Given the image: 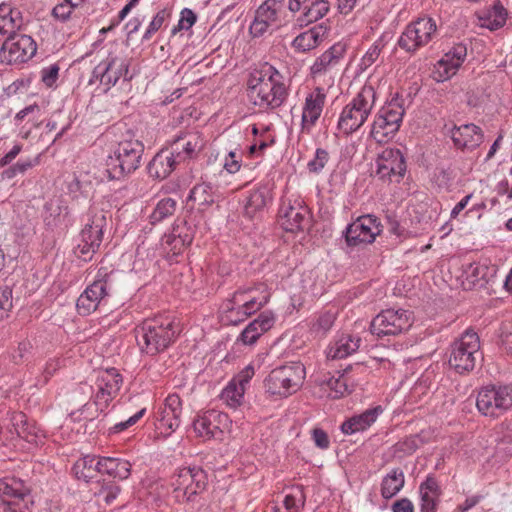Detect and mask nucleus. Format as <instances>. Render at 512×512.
<instances>
[{
	"instance_id": "f257e3e1",
	"label": "nucleus",
	"mask_w": 512,
	"mask_h": 512,
	"mask_svg": "<svg viewBox=\"0 0 512 512\" xmlns=\"http://www.w3.org/2000/svg\"><path fill=\"white\" fill-rule=\"evenodd\" d=\"M247 86L250 101L262 110L279 108L288 96L283 76L269 63L250 74Z\"/></svg>"
},
{
	"instance_id": "f03ea898",
	"label": "nucleus",
	"mask_w": 512,
	"mask_h": 512,
	"mask_svg": "<svg viewBox=\"0 0 512 512\" xmlns=\"http://www.w3.org/2000/svg\"><path fill=\"white\" fill-rule=\"evenodd\" d=\"M134 333L140 352L155 356L175 342L180 326L174 318L159 315L143 320L135 327Z\"/></svg>"
},
{
	"instance_id": "7ed1b4c3",
	"label": "nucleus",
	"mask_w": 512,
	"mask_h": 512,
	"mask_svg": "<svg viewBox=\"0 0 512 512\" xmlns=\"http://www.w3.org/2000/svg\"><path fill=\"white\" fill-rule=\"evenodd\" d=\"M376 100L377 93L374 87L365 84L343 108L338 119L337 128L345 135L356 132L367 121Z\"/></svg>"
},
{
	"instance_id": "20e7f679",
	"label": "nucleus",
	"mask_w": 512,
	"mask_h": 512,
	"mask_svg": "<svg viewBox=\"0 0 512 512\" xmlns=\"http://www.w3.org/2000/svg\"><path fill=\"white\" fill-rule=\"evenodd\" d=\"M143 153L144 145L140 140L130 137L119 141L106 162L109 179H120L136 171Z\"/></svg>"
},
{
	"instance_id": "39448f33",
	"label": "nucleus",
	"mask_w": 512,
	"mask_h": 512,
	"mask_svg": "<svg viewBox=\"0 0 512 512\" xmlns=\"http://www.w3.org/2000/svg\"><path fill=\"white\" fill-rule=\"evenodd\" d=\"M404 114V99L396 93L376 114L370 136L377 143H387L399 131Z\"/></svg>"
},
{
	"instance_id": "423d86ee",
	"label": "nucleus",
	"mask_w": 512,
	"mask_h": 512,
	"mask_svg": "<svg viewBox=\"0 0 512 512\" xmlns=\"http://www.w3.org/2000/svg\"><path fill=\"white\" fill-rule=\"evenodd\" d=\"M305 374V366L300 362L276 367L264 380L265 391L273 396L288 397L300 389Z\"/></svg>"
},
{
	"instance_id": "0eeeda50",
	"label": "nucleus",
	"mask_w": 512,
	"mask_h": 512,
	"mask_svg": "<svg viewBox=\"0 0 512 512\" xmlns=\"http://www.w3.org/2000/svg\"><path fill=\"white\" fill-rule=\"evenodd\" d=\"M481 359L480 339L473 330H466L450 346L449 365L459 374L471 372Z\"/></svg>"
},
{
	"instance_id": "6e6552de",
	"label": "nucleus",
	"mask_w": 512,
	"mask_h": 512,
	"mask_svg": "<svg viewBox=\"0 0 512 512\" xmlns=\"http://www.w3.org/2000/svg\"><path fill=\"white\" fill-rule=\"evenodd\" d=\"M106 226L107 219L104 211L91 212L88 222L79 234L77 246L73 250L78 259L85 262L93 259L103 241Z\"/></svg>"
},
{
	"instance_id": "1a4fd4ad",
	"label": "nucleus",
	"mask_w": 512,
	"mask_h": 512,
	"mask_svg": "<svg viewBox=\"0 0 512 512\" xmlns=\"http://www.w3.org/2000/svg\"><path fill=\"white\" fill-rule=\"evenodd\" d=\"M437 25L431 17H420L409 23L401 33L397 45L407 53L415 54L436 36Z\"/></svg>"
},
{
	"instance_id": "9d476101",
	"label": "nucleus",
	"mask_w": 512,
	"mask_h": 512,
	"mask_svg": "<svg viewBox=\"0 0 512 512\" xmlns=\"http://www.w3.org/2000/svg\"><path fill=\"white\" fill-rule=\"evenodd\" d=\"M412 313L404 309H386L373 318L370 331L378 338L397 336L412 326Z\"/></svg>"
},
{
	"instance_id": "9b49d317",
	"label": "nucleus",
	"mask_w": 512,
	"mask_h": 512,
	"mask_svg": "<svg viewBox=\"0 0 512 512\" xmlns=\"http://www.w3.org/2000/svg\"><path fill=\"white\" fill-rule=\"evenodd\" d=\"M476 406L484 416L498 417L512 407V387L489 385L480 389Z\"/></svg>"
},
{
	"instance_id": "f8f14e48",
	"label": "nucleus",
	"mask_w": 512,
	"mask_h": 512,
	"mask_svg": "<svg viewBox=\"0 0 512 512\" xmlns=\"http://www.w3.org/2000/svg\"><path fill=\"white\" fill-rule=\"evenodd\" d=\"M207 475L200 467H183L178 470L172 482L177 501H192L193 497L206 488Z\"/></svg>"
},
{
	"instance_id": "ddd939ff",
	"label": "nucleus",
	"mask_w": 512,
	"mask_h": 512,
	"mask_svg": "<svg viewBox=\"0 0 512 512\" xmlns=\"http://www.w3.org/2000/svg\"><path fill=\"white\" fill-rule=\"evenodd\" d=\"M382 231L379 219L374 215H363L350 223L343 231V237L348 247H357L374 242Z\"/></svg>"
},
{
	"instance_id": "4468645a",
	"label": "nucleus",
	"mask_w": 512,
	"mask_h": 512,
	"mask_svg": "<svg viewBox=\"0 0 512 512\" xmlns=\"http://www.w3.org/2000/svg\"><path fill=\"white\" fill-rule=\"evenodd\" d=\"M132 75H129V61L125 58L110 53L106 59L102 60L93 70L92 79L99 80L105 86V91L114 86L120 78L124 81H130Z\"/></svg>"
},
{
	"instance_id": "2eb2a0df",
	"label": "nucleus",
	"mask_w": 512,
	"mask_h": 512,
	"mask_svg": "<svg viewBox=\"0 0 512 512\" xmlns=\"http://www.w3.org/2000/svg\"><path fill=\"white\" fill-rule=\"evenodd\" d=\"M376 176L383 181L400 182L406 172V161L397 148H386L376 159Z\"/></svg>"
},
{
	"instance_id": "dca6fc26",
	"label": "nucleus",
	"mask_w": 512,
	"mask_h": 512,
	"mask_svg": "<svg viewBox=\"0 0 512 512\" xmlns=\"http://www.w3.org/2000/svg\"><path fill=\"white\" fill-rule=\"evenodd\" d=\"M229 417L217 410H208L193 421V427L199 437L206 440L220 439L227 428Z\"/></svg>"
},
{
	"instance_id": "f3484780",
	"label": "nucleus",
	"mask_w": 512,
	"mask_h": 512,
	"mask_svg": "<svg viewBox=\"0 0 512 512\" xmlns=\"http://www.w3.org/2000/svg\"><path fill=\"white\" fill-rule=\"evenodd\" d=\"M181 414V398L177 394L168 395L156 417V428L165 437L169 436L180 426Z\"/></svg>"
},
{
	"instance_id": "a211bd4d",
	"label": "nucleus",
	"mask_w": 512,
	"mask_h": 512,
	"mask_svg": "<svg viewBox=\"0 0 512 512\" xmlns=\"http://www.w3.org/2000/svg\"><path fill=\"white\" fill-rule=\"evenodd\" d=\"M108 295L109 285L107 278L96 279L78 297L76 303L78 314L82 316L90 315Z\"/></svg>"
},
{
	"instance_id": "6ab92c4d",
	"label": "nucleus",
	"mask_w": 512,
	"mask_h": 512,
	"mask_svg": "<svg viewBox=\"0 0 512 512\" xmlns=\"http://www.w3.org/2000/svg\"><path fill=\"white\" fill-rule=\"evenodd\" d=\"M326 94L323 88L316 87L305 99L301 117V131L310 134L323 111Z\"/></svg>"
},
{
	"instance_id": "aec40b11",
	"label": "nucleus",
	"mask_w": 512,
	"mask_h": 512,
	"mask_svg": "<svg viewBox=\"0 0 512 512\" xmlns=\"http://www.w3.org/2000/svg\"><path fill=\"white\" fill-rule=\"evenodd\" d=\"M203 147L204 140L199 132H185L174 138L169 150L180 164L195 158Z\"/></svg>"
},
{
	"instance_id": "412c9836",
	"label": "nucleus",
	"mask_w": 512,
	"mask_h": 512,
	"mask_svg": "<svg viewBox=\"0 0 512 512\" xmlns=\"http://www.w3.org/2000/svg\"><path fill=\"white\" fill-rule=\"evenodd\" d=\"M278 222L287 232L302 231L309 223L308 210L300 202L284 203L279 209Z\"/></svg>"
},
{
	"instance_id": "4be33fe9",
	"label": "nucleus",
	"mask_w": 512,
	"mask_h": 512,
	"mask_svg": "<svg viewBox=\"0 0 512 512\" xmlns=\"http://www.w3.org/2000/svg\"><path fill=\"white\" fill-rule=\"evenodd\" d=\"M467 56V48L463 43L454 44L437 62V81H445L456 74Z\"/></svg>"
},
{
	"instance_id": "5701e85b",
	"label": "nucleus",
	"mask_w": 512,
	"mask_h": 512,
	"mask_svg": "<svg viewBox=\"0 0 512 512\" xmlns=\"http://www.w3.org/2000/svg\"><path fill=\"white\" fill-rule=\"evenodd\" d=\"M281 2L278 0H266L256 10L255 18L250 25V33L254 37L262 36L268 28L278 19V11Z\"/></svg>"
},
{
	"instance_id": "b1692460",
	"label": "nucleus",
	"mask_w": 512,
	"mask_h": 512,
	"mask_svg": "<svg viewBox=\"0 0 512 512\" xmlns=\"http://www.w3.org/2000/svg\"><path fill=\"white\" fill-rule=\"evenodd\" d=\"M450 136L454 146L460 150L472 151L484 140L481 128L473 123L453 126Z\"/></svg>"
},
{
	"instance_id": "393cba45",
	"label": "nucleus",
	"mask_w": 512,
	"mask_h": 512,
	"mask_svg": "<svg viewBox=\"0 0 512 512\" xmlns=\"http://www.w3.org/2000/svg\"><path fill=\"white\" fill-rule=\"evenodd\" d=\"M275 321L276 318L272 311H263L256 319L246 326V328L240 333L237 340L245 345H252L256 343L261 335L269 331L274 326Z\"/></svg>"
},
{
	"instance_id": "a878e982",
	"label": "nucleus",
	"mask_w": 512,
	"mask_h": 512,
	"mask_svg": "<svg viewBox=\"0 0 512 512\" xmlns=\"http://www.w3.org/2000/svg\"><path fill=\"white\" fill-rule=\"evenodd\" d=\"M382 412L383 408L380 405L369 408L364 412L345 420L341 424L340 429L345 435L363 432L376 422L378 416L382 414Z\"/></svg>"
},
{
	"instance_id": "bb28decb",
	"label": "nucleus",
	"mask_w": 512,
	"mask_h": 512,
	"mask_svg": "<svg viewBox=\"0 0 512 512\" xmlns=\"http://www.w3.org/2000/svg\"><path fill=\"white\" fill-rule=\"evenodd\" d=\"M178 164L179 162L168 148L161 149L148 163V174L155 179L163 180L175 170Z\"/></svg>"
},
{
	"instance_id": "cd10ccee",
	"label": "nucleus",
	"mask_w": 512,
	"mask_h": 512,
	"mask_svg": "<svg viewBox=\"0 0 512 512\" xmlns=\"http://www.w3.org/2000/svg\"><path fill=\"white\" fill-rule=\"evenodd\" d=\"M29 488L24 481L15 477L0 479V497L7 506L18 507V501L24 500L29 495Z\"/></svg>"
},
{
	"instance_id": "c85d7f7f",
	"label": "nucleus",
	"mask_w": 512,
	"mask_h": 512,
	"mask_svg": "<svg viewBox=\"0 0 512 512\" xmlns=\"http://www.w3.org/2000/svg\"><path fill=\"white\" fill-rule=\"evenodd\" d=\"M421 512H436L442 494L438 481L433 475H428L419 486Z\"/></svg>"
},
{
	"instance_id": "c756f323",
	"label": "nucleus",
	"mask_w": 512,
	"mask_h": 512,
	"mask_svg": "<svg viewBox=\"0 0 512 512\" xmlns=\"http://www.w3.org/2000/svg\"><path fill=\"white\" fill-rule=\"evenodd\" d=\"M220 198L218 187L210 182L196 184L188 195V200L197 203L200 210H205L219 202Z\"/></svg>"
},
{
	"instance_id": "7c9ffc66",
	"label": "nucleus",
	"mask_w": 512,
	"mask_h": 512,
	"mask_svg": "<svg viewBox=\"0 0 512 512\" xmlns=\"http://www.w3.org/2000/svg\"><path fill=\"white\" fill-rule=\"evenodd\" d=\"M346 53V45L338 42L318 57L311 66L313 76L321 75L336 66Z\"/></svg>"
},
{
	"instance_id": "2f4dec72",
	"label": "nucleus",
	"mask_w": 512,
	"mask_h": 512,
	"mask_svg": "<svg viewBox=\"0 0 512 512\" xmlns=\"http://www.w3.org/2000/svg\"><path fill=\"white\" fill-rule=\"evenodd\" d=\"M328 26L320 23L309 30L300 33L292 42V46L300 51L306 52L316 48L326 37Z\"/></svg>"
},
{
	"instance_id": "473e14b6",
	"label": "nucleus",
	"mask_w": 512,
	"mask_h": 512,
	"mask_svg": "<svg viewBox=\"0 0 512 512\" xmlns=\"http://www.w3.org/2000/svg\"><path fill=\"white\" fill-rule=\"evenodd\" d=\"M97 467L99 473L109 475L119 480H125L131 474V463L121 458L98 457Z\"/></svg>"
},
{
	"instance_id": "72a5a7b5",
	"label": "nucleus",
	"mask_w": 512,
	"mask_h": 512,
	"mask_svg": "<svg viewBox=\"0 0 512 512\" xmlns=\"http://www.w3.org/2000/svg\"><path fill=\"white\" fill-rule=\"evenodd\" d=\"M271 200V189L268 185H259L251 190L246 198L244 205V214L252 219L257 213L261 212L267 203Z\"/></svg>"
},
{
	"instance_id": "f704fd0d",
	"label": "nucleus",
	"mask_w": 512,
	"mask_h": 512,
	"mask_svg": "<svg viewBox=\"0 0 512 512\" xmlns=\"http://www.w3.org/2000/svg\"><path fill=\"white\" fill-rule=\"evenodd\" d=\"M361 343V338L350 334H342L327 349V357L331 359H343L356 352Z\"/></svg>"
},
{
	"instance_id": "c9c22d12",
	"label": "nucleus",
	"mask_w": 512,
	"mask_h": 512,
	"mask_svg": "<svg viewBox=\"0 0 512 512\" xmlns=\"http://www.w3.org/2000/svg\"><path fill=\"white\" fill-rule=\"evenodd\" d=\"M92 397L93 402L85 403L81 409L84 419L89 421L94 420L100 413H103L115 396L105 391L103 387L96 386V392H94Z\"/></svg>"
},
{
	"instance_id": "e433bc0d",
	"label": "nucleus",
	"mask_w": 512,
	"mask_h": 512,
	"mask_svg": "<svg viewBox=\"0 0 512 512\" xmlns=\"http://www.w3.org/2000/svg\"><path fill=\"white\" fill-rule=\"evenodd\" d=\"M487 271V266L479 263H470L466 265L461 275L464 289L471 290L477 287H484L487 283Z\"/></svg>"
},
{
	"instance_id": "4c0bfd02",
	"label": "nucleus",
	"mask_w": 512,
	"mask_h": 512,
	"mask_svg": "<svg viewBox=\"0 0 512 512\" xmlns=\"http://www.w3.org/2000/svg\"><path fill=\"white\" fill-rule=\"evenodd\" d=\"M405 484L404 472L401 468H394L381 482V496L384 499H391L397 495Z\"/></svg>"
},
{
	"instance_id": "58836bf2",
	"label": "nucleus",
	"mask_w": 512,
	"mask_h": 512,
	"mask_svg": "<svg viewBox=\"0 0 512 512\" xmlns=\"http://www.w3.org/2000/svg\"><path fill=\"white\" fill-rule=\"evenodd\" d=\"M330 10V4L327 0H314L305 7V11L298 17L299 26H307L313 22L322 19Z\"/></svg>"
},
{
	"instance_id": "ea45409f",
	"label": "nucleus",
	"mask_w": 512,
	"mask_h": 512,
	"mask_svg": "<svg viewBox=\"0 0 512 512\" xmlns=\"http://www.w3.org/2000/svg\"><path fill=\"white\" fill-rule=\"evenodd\" d=\"M96 466H98V457L86 455L74 463L72 471L77 479L89 482L95 477L96 473H99Z\"/></svg>"
},
{
	"instance_id": "a19ab883",
	"label": "nucleus",
	"mask_w": 512,
	"mask_h": 512,
	"mask_svg": "<svg viewBox=\"0 0 512 512\" xmlns=\"http://www.w3.org/2000/svg\"><path fill=\"white\" fill-rule=\"evenodd\" d=\"M251 291H252L251 288H247V289L240 288L234 292L231 299H227L222 304L223 312L227 314V318H229V320L232 323L236 324V323L241 322L246 319V318H242V311H241V302L243 301L242 296Z\"/></svg>"
},
{
	"instance_id": "79ce46f5",
	"label": "nucleus",
	"mask_w": 512,
	"mask_h": 512,
	"mask_svg": "<svg viewBox=\"0 0 512 512\" xmlns=\"http://www.w3.org/2000/svg\"><path fill=\"white\" fill-rule=\"evenodd\" d=\"M14 420L15 429L20 438L28 443L38 442V439L41 437V430L33 422H30L26 415L19 414Z\"/></svg>"
},
{
	"instance_id": "37998d69",
	"label": "nucleus",
	"mask_w": 512,
	"mask_h": 512,
	"mask_svg": "<svg viewBox=\"0 0 512 512\" xmlns=\"http://www.w3.org/2000/svg\"><path fill=\"white\" fill-rule=\"evenodd\" d=\"M122 384V376L118 373L115 368H111L100 372L96 379V386L103 387L105 391H108L110 394L114 396L120 390Z\"/></svg>"
},
{
	"instance_id": "c03bdc74",
	"label": "nucleus",
	"mask_w": 512,
	"mask_h": 512,
	"mask_svg": "<svg viewBox=\"0 0 512 512\" xmlns=\"http://www.w3.org/2000/svg\"><path fill=\"white\" fill-rule=\"evenodd\" d=\"M507 19V10L500 1L494 3L487 16L482 18V25L490 30H497L504 26Z\"/></svg>"
},
{
	"instance_id": "a18cd8bd",
	"label": "nucleus",
	"mask_w": 512,
	"mask_h": 512,
	"mask_svg": "<svg viewBox=\"0 0 512 512\" xmlns=\"http://www.w3.org/2000/svg\"><path fill=\"white\" fill-rule=\"evenodd\" d=\"M176 210V201L172 198L160 200L150 215V223L155 225L169 216H172Z\"/></svg>"
},
{
	"instance_id": "49530a36",
	"label": "nucleus",
	"mask_w": 512,
	"mask_h": 512,
	"mask_svg": "<svg viewBox=\"0 0 512 512\" xmlns=\"http://www.w3.org/2000/svg\"><path fill=\"white\" fill-rule=\"evenodd\" d=\"M245 388L238 386L235 380H232L221 392V399L230 407L235 408L241 404L244 397Z\"/></svg>"
},
{
	"instance_id": "de8ad7c7",
	"label": "nucleus",
	"mask_w": 512,
	"mask_h": 512,
	"mask_svg": "<svg viewBox=\"0 0 512 512\" xmlns=\"http://www.w3.org/2000/svg\"><path fill=\"white\" fill-rule=\"evenodd\" d=\"M422 443V440L418 435H410L404 439L398 441L393 446V453L397 457H404L414 453Z\"/></svg>"
},
{
	"instance_id": "09e8293b",
	"label": "nucleus",
	"mask_w": 512,
	"mask_h": 512,
	"mask_svg": "<svg viewBox=\"0 0 512 512\" xmlns=\"http://www.w3.org/2000/svg\"><path fill=\"white\" fill-rule=\"evenodd\" d=\"M294 491L295 493L287 494L283 501L284 507L288 512H298L305 503L303 486H296Z\"/></svg>"
},
{
	"instance_id": "8fccbe9b",
	"label": "nucleus",
	"mask_w": 512,
	"mask_h": 512,
	"mask_svg": "<svg viewBox=\"0 0 512 512\" xmlns=\"http://www.w3.org/2000/svg\"><path fill=\"white\" fill-rule=\"evenodd\" d=\"M171 233L184 242L191 244L194 239L195 228L189 225L185 219L178 218L173 224Z\"/></svg>"
},
{
	"instance_id": "3c124183",
	"label": "nucleus",
	"mask_w": 512,
	"mask_h": 512,
	"mask_svg": "<svg viewBox=\"0 0 512 512\" xmlns=\"http://www.w3.org/2000/svg\"><path fill=\"white\" fill-rule=\"evenodd\" d=\"M171 12L168 9L160 10L150 22L148 28L142 37V42H146L162 27L164 22L170 17Z\"/></svg>"
},
{
	"instance_id": "603ef678",
	"label": "nucleus",
	"mask_w": 512,
	"mask_h": 512,
	"mask_svg": "<svg viewBox=\"0 0 512 512\" xmlns=\"http://www.w3.org/2000/svg\"><path fill=\"white\" fill-rule=\"evenodd\" d=\"M189 245V243L184 242L182 239L176 237V235L174 236L172 233L165 234L162 238V246L164 250H166L168 253H171L172 255L181 254Z\"/></svg>"
},
{
	"instance_id": "864d4df0",
	"label": "nucleus",
	"mask_w": 512,
	"mask_h": 512,
	"mask_svg": "<svg viewBox=\"0 0 512 512\" xmlns=\"http://www.w3.org/2000/svg\"><path fill=\"white\" fill-rule=\"evenodd\" d=\"M321 384L329 389L328 396L333 399H339L347 392V384L341 378L329 377Z\"/></svg>"
},
{
	"instance_id": "5fc2aeb1",
	"label": "nucleus",
	"mask_w": 512,
	"mask_h": 512,
	"mask_svg": "<svg viewBox=\"0 0 512 512\" xmlns=\"http://www.w3.org/2000/svg\"><path fill=\"white\" fill-rule=\"evenodd\" d=\"M329 161V153L323 148H317L314 158L307 163V168L311 173H319L323 170Z\"/></svg>"
},
{
	"instance_id": "6e6d98bb",
	"label": "nucleus",
	"mask_w": 512,
	"mask_h": 512,
	"mask_svg": "<svg viewBox=\"0 0 512 512\" xmlns=\"http://www.w3.org/2000/svg\"><path fill=\"white\" fill-rule=\"evenodd\" d=\"M268 302V296H264L261 300L255 297L241 302L242 318H247L256 311L260 310Z\"/></svg>"
},
{
	"instance_id": "4d7b16f0",
	"label": "nucleus",
	"mask_w": 512,
	"mask_h": 512,
	"mask_svg": "<svg viewBox=\"0 0 512 512\" xmlns=\"http://www.w3.org/2000/svg\"><path fill=\"white\" fill-rule=\"evenodd\" d=\"M196 19V14L191 9L184 8L178 25L172 29V34H176L180 30H189L196 22Z\"/></svg>"
},
{
	"instance_id": "13d9d810",
	"label": "nucleus",
	"mask_w": 512,
	"mask_h": 512,
	"mask_svg": "<svg viewBox=\"0 0 512 512\" xmlns=\"http://www.w3.org/2000/svg\"><path fill=\"white\" fill-rule=\"evenodd\" d=\"M146 413V408L140 409L138 412H136L134 415L129 417L125 421H121L119 423H116L113 427L109 429V433L117 434L120 432H123L124 430L128 429L129 427L135 425Z\"/></svg>"
},
{
	"instance_id": "bf43d9fd",
	"label": "nucleus",
	"mask_w": 512,
	"mask_h": 512,
	"mask_svg": "<svg viewBox=\"0 0 512 512\" xmlns=\"http://www.w3.org/2000/svg\"><path fill=\"white\" fill-rule=\"evenodd\" d=\"M12 306V290L8 286L0 287V319L4 318Z\"/></svg>"
},
{
	"instance_id": "052dcab7",
	"label": "nucleus",
	"mask_w": 512,
	"mask_h": 512,
	"mask_svg": "<svg viewBox=\"0 0 512 512\" xmlns=\"http://www.w3.org/2000/svg\"><path fill=\"white\" fill-rule=\"evenodd\" d=\"M59 66L58 64H51L47 67H44L41 70V80L47 87H52L53 84L58 79L59 74Z\"/></svg>"
},
{
	"instance_id": "680f3d73",
	"label": "nucleus",
	"mask_w": 512,
	"mask_h": 512,
	"mask_svg": "<svg viewBox=\"0 0 512 512\" xmlns=\"http://www.w3.org/2000/svg\"><path fill=\"white\" fill-rule=\"evenodd\" d=\"M75 7H77V6L74 5L73 3L67 2L65 0L64 3H60L53 8L52 15L56 19L65 21L70 17V15Z\"/></svg>"
},
{
	"instance_id": "e2e57ef3",
	"label": "nucleus",
	"mask_w": 512,
	"mask_h": 512,
	"mask_svg": "<svg viewBox=\"0 0 512 512\" xmlns=\"http://www.w3.org/2000/svg\"><path fill=\"white\" fill-rule=\"evenodd\" d=\"M383 49L381 41H376L365 53L362 58V63L365 67L371 66L379 57Z\"/></svg>"
},
{
	"instance_id": "0e129e2a",
	"label": "nucleus",
	"mask_w": 512,
	"mask_h": 512,
	"mask_svg": "<svg viewBox=\"0 0 512 512\" xmlns=\"http://www.w3.org/2000/svg\"><path fill=\"white\" fill-rule=\"evenodd\" d=\"M32 345L29 341H22L18 344L17 349L12 353V360L15 364H21L27 359Z\"/></svg>"
},
{
	"instance_id": "69168bd1",
	"label": "nucleus",
	"mask_w": 512,
	"mask_h": 512,
	"mask_svg": "<svg viewBox=\"0 0 512 512\" xmlns=\"http://www.w3.org/2000/svg\"><path fill=\"white\" fill-rule=\"evenodd\" d=\"M334 321V313L325 312L318 317L316 323L314 324V329L317 331L327 332L332 327Z\"/></svg>"
},
{
	"instance_id": "338daca9",
	"label": "nucleus",
	"mask_w": 512,
	"mask_h": 512,
	"mask_svg": "<svg viewBox=\"0 0 512 512\" xmlns=\"http://www.w3.org/2000/svg\"><path fill=\"white\" fill-rule=\"evenodd\" d=\"M94 387L87 382H81L73 391V396L82 402L88 398H91L94 394Z\"/></svg>"
},
{
	"instance_id": "774afa93",
	"label": "nucleus",
	"mask_w": 512,
	"mask_h": 512,
	"mask_svg": "<svg viewBox=\"0 0 512 512\" xmlns=\"http://www.w3.org/2000/svg\"><path fill=\"white\" fill-rule=\"evenodd\" d=\"M120 487L116 484H111L107 487H102V489L99 492V496H101L104 500V502L107 505H110L119 495L120 493Z\"/></svg>"
}]
</instances>
